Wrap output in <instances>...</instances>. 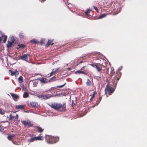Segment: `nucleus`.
Returning a JSON list of instances; mask_svg holds the SVG:
<instances>
[{"label":"nucleus","mask_w":147,"mask_h":147,"mask_svg":"<svg viewBox=\"0 0 147 147\" xmlns=\"http://www.w3.org/2000/svg\"><path fill=\"white\" fill-rule=\"evenodd\" d=\"M86 84L87 86H90L91 85V83L90 80L88 79L87 80V82H86Z\"/></svg>","instance_id":"18"},{"label":"nucleus","mask_w":147,"mask_h":147,"mask_svg":"<svg viewBox=\"0 0 147 147\" xmlns=\"http://www.w3.org/2000/svg\"><path fill=\"white\" fill-rule=\"evenodd\" d=\"M53 96L52 94H49L44 95V96H42V97L43 98L45 99H47L49 98L53 97Z\"/></svg>","instance_id":"6"},{"label":"nucleus","mask_w":147,"mask_h":147,"mask_svg":"<svg viewBox=\"0 0 147 147\" xmlns=\"http://www.w3.org/2000/svg\"><path fill=\"white\" fill-rule=\"evenodd\" d=\"M66 84V83H65L64 84L60 85V86H57V88H61L63 87Z\"/></svg>","instance_id":"34"},{"label":"nucleus","mask_w":147,"mask_h":147,"mask_svg":"<svg viewBox=\"0 0 147 147\" xmlns=\"http://www.w3.org/2000/svg\"><path fill=\"white\" fill-rule=\"evenodd\" d=\"M98 103H99V102H98V103H96V105H98Z\"/></svg>","instance_id":"45"},{"label":"nucleus","mask_w":147,"mask_h":147,"mask_svg":"<svg viewBox=\"0 0 147 147\" xmlns=\"http://www.w3.org/2000/svg\"><path fill=\"white\" fill-rule=\"evenodd\" d=\"M36 140H43L44 139V137L42 136H38L37 137H36Z\"/></svg>","instance_id":"16"},{"label":"nucleus","mask_w":147,"mask_h":147,"mask_svg":"<svg viewBox=\"0 0 147 147\" xmlns=\"http://www.w3.org/2000/svg\"><path fill=\"white\" fill-rule=\"evenodd\" d=\"M9 40L11 42H12L14 43L15 39L13 36H11L9 38Z\"/></svg>","instance_id":"15"},{"label":"nucleus","mask_w":147,"mask_h":147,"mask_svg":"<svg viewBox=\"0 0 147 147\" xmlns=\"http://www.w3.org/2000/svg\"><path fill=\"white\" fill-rule=\"evenodd\" d=\"M95 68L96 69H97L98 71H100L101 70V68L100 67H98L97 65L96 66Z\"/></svg>","instance_id":"32"},{"label":"nucleus","mask_w":147,"mask_h":147,"mask_svg":"<svg viewBox=\"0 0 147 147\" xmlns=\"http://www.w3.org/2000/svg\"><path fill=\"white\" fill-rule=\"evenodd\" d=\"M18 80L19 83H22L23 82V77L21 76H20L18 78Z\"/></svg>","instance_id":"19"},{"label":"nucleus","mask_w":147,"mask_h":147,"mask_svg":"<svg viewBox=\"0 0 147 147\" xmlns=\"http://www.w3.org/2000/svg\"><path fill=\"white\" fill-rule=\"evenodd\" d=\"M25 112H26V113H28L29 112L28 111H25Z\"/></svg>","instance_id":"43"},{"label":"nucleus","mask_w":147,"mask_h":147,"mask_svg":"<svg viewBox=\"0 0 147 147\" xmlns=\"http://www.w3.org/2000/svg\"><path fill=\"white\" fill-rule=\"evenodd\" d=\"M30 105L33 107H35L36 106V103L35 102H31Z\"/></svg>","instance_id":"26"},{"label":"nucleus","mask_w":147,"mask_h":147,"mask_svg":"<svg viewBox=\"0 0 147 147\" xmlns=\"http://www.w3.org/2000/svg\"><path fill=\"white\" fill-rule=\"evenodd\" d=\"M13 43L8 40L7 44V47L8 48L11 47Z\"/></svg>","instance_id":"10"},{"label":"nucleus","mask_w":147,"mask_h":147,"mask_svg":"<svg viewBox=\"0 0 147 147\" xmlns=\"http://www.w3.org/2000/svg\"><path fill=\"white\" fill-rule=\"evenodd\" d=\"M18 115H16V118L17 119H18Z\"/></svg>","instance_id":"40"},{"label":"nucleus","mask_w":147,"mask_h":147,"mask_svg":"<svg viewBox=\"0 0 147 147\" xmlns=\"http://www.w3.org/2000/svg\"><path fill=\"white\" fill-rule=\"evenodd\" d=\"M9 72L11 75L12 76L14 75V72H13V71L9 70Z\"/></svg>","instance_id":"24"},{"label":"nucleus","mask_w":147,"mask_h":147,"mask_svg":"<svg viewBox=\"0 0 147 147\" xmlns=\"http://www.w3.org/2000/svg\"><path fill=\"white\" fill-rule=\"evenodd\" d=\"M30 55L29 54H24L23 55L20 56L19 57V59L28 61V59L30 58Z\"/></svg>","instance_id":"4"},{"label":"nucleus","mask_w":147,"mask_h":147,"mask_svg":"<svg viewBox=\"0 0 147 147\" xmlns=\"http://www.w3.org/2000/svg\"><path fill=\"white\" fill-rule=\"evenodd\" d=\"M45 39L44 38L42 39L40 42V44H42L45 41Z\"/></svg>","instance_id":"33"},{"label":"nucleus","mask_w":147,"mask_h":147,"mask_svg":"<svg viewBox=\"0 0 147 147\" xmlns=\"http://www.w3.org/2000/svg\"><path fill=\"white\" fill-rule=\"evenodd\" d=\"M18 46H19V47H17V49H18L19 48H20L22 49L24 48L26 46L25 45L22 44L19 45Z\"/></svg>","instance_id":"21"},{"label":"nucleus","mask_w":147,"mask_h":147,"mask_svg":"<svg viewBox=\"0 0 147 147\" xmlns=\"http://www.w3.org/2000/svg\"><path fill=\"white\" fill-rule=\"evenodd\" d=\"M117 80H119V79L118 78L117 79Z\"/></svg>","instance_id":"47"},{"label":"nucleus","mask_w":147,"mask_h":147,"mask_svg":"<svg viewBox=\"0 0 147 147\" xmlns=\"http://www.w3.org/2000/svg\"><path fill=\"white\" fill-rule=\"evenodd\" d=\"M11 95L14 100L17 99L19 97V96L18 95L15 94L11 93Z\"/></svg>","instance_id":"11"},{"label":"nucleus","mask_w":147,"mask_h":147,"mask_svg":"<svg viewBox=\"0 0 147 147\" xmlns=\"http://www.w3.org/2000/svg\"><path fill=\"white\" fill-rule=\"evenodd\" d=\"M94 8L96 11L98 12V9L97 7H96L95 6H93Z\"/></svg>","instance_id":"38"},{"label":"nucleus","mask_w":147,"mask_h":147,"mask_svg":"<svg viewBox=\"0 0 147 147\" xmlns=\"http://www.w3.org/2000/svg\"><path fill=\"white\" fill-rule=\"evenodd\" d=\"M90 65L92 67H93L95 68L96 67V66H97V65L96 64H90Z\"/></svg>","instance_id":"37"},{"label":"nucleus","mask_w":147,"mask_h":147,"mask_svg":"<svg viewBox=\"0 0 147 147\" xmlns=\"http://www.w3.org/2000/svg\"><path fill=\"white\" fill-rule=\"evenodd\" d=\"M28 121H23V123L24 126H26L28 125Z\"/></svg>","instance_id":"30"},{"label":"nucleus","mask_w":147,"mask_h":147,"mask_svg":"<svg viewBox=\"0 0 147 147\" xmlns=\"http://www.w3.org/2000/svg\"><path fill=\"white\" fill-rule=\"evenodd\" d=\"M75 73L77 74H86V73L84 71H80V70L77 71L75 72Z\"/></svg>","instance_id":"12"},{"label":"nucleus","mask_w":147,"mask_h":147,"mask_svg":"<svg viewBox=\"0 0 147 147\" xmlns=\"http://www.w3.org/2000/svg\"><path fill=\"white\" fill-rule=\"evenodd\" d=\"M27 125L28 126V127H30L32 126L33 125V124L32 123H31L30 121H28V123Z\"/></svg>","instance_id":"27"},{"label":"nucleus","mask_w":147,"mask_h":147,"mask_svg":"<svg viewBox=\"0 0 147 147\" xmlns=\"http://www.w3.org/2000/svg\"><path fill=\"white\" fill-rule=\"evenodd\" d=\"M40 82L42 83H46L49 81V80L44 78H41L39 80Z\"/></svg>","instance_id":"5"},{"label":"nucleus","mask_w":147,"mask_h":147,"mask_svg":"<svg viewBox=\"0 0 147 147\" xmlns=\"http://www.w3.org/2000/svg\"><path fill=\"white\" fill-rule=\"evenodd\" d=\"M59 69V68L53 69L52 70V71L50 73V75L49 76L50 77L52 76L53 75L56 73L57 72V71Z\"/></svg>","instance_id":"7"},{"label":"nucleus","mask_w":147,"mask_h":147,"mask_svg":"<svg viewBox=\"0 0 147 147\" xmlns=\"http://www.w3.org/2000/svg\"><path fill=\"white\" fill-rule=\"evenodd\" d=\"M43 0V1H42V2L45 1V0Z\"/></svg>","instance_id":"46"},{"label":"nucleus","mask_w":147,"mask_h":147,"mask_svg":"<svg viewBox=\"0 0 147 147\" xmlns=\"http://www.w3.org/2000/svg\"><path fill=\"white\" fill-rule=\"evenodd\" d=\"M28 96V94L27 92H25L23 95V96L24 98H27Z\"/></svg>","instance_id":"23"},{"label":"nucleus","mask_w":147,"mask_h":147,"mask_svg":"<svg viewBox=\"0 0 147 147\" xmlns=\"http://www.w3.org/2000/svg\"><path fill=\"white\" fill-rule=\"evenodd\" d=\"M37 128L38 129V132L41 133L43 131V129H42L41 127H37Z\"/></svg>","instance_id":"20"},{"label":"nucleus","mask_w":147,"mask_h":147,"mask_svg":"<svg viewBox=\"0 0 147 147\" xmlns=\"http://www.w3.org/2000/svg\"><path fill=\"white\" fill-rule=\"evenodd\" d=\"M53 40L48 39V41L45 45V47H49V45H50L51 43L53 42Z\"/></svg>","instance_id":"9"},{"label":"nucleus","mask_w":147,"mask_h":147,"mask_svg":"<svg viewBox=\"0 0 147 147\" xmlns=\"http://www.w3.org/2000/svg\"><path fill=\"white\" fill-rule=\"evenodd\" d=\"M50 106L53 109L60 111H64L66 110L65 105L64 104L62 105L60 103H54Z\"/></svg>","instance_id":"1"},{"label":"nucleus","mask_w":147,"mask_h":147,"mask_svg":"<svg viewBox=\"0 0 147 147\" xmlns=\"http://www.w3.org/2000/svg\"><path fill=\"white\" fill-rule=\"evenodd\" d=\"M19 37L21 38H23L24 36L23 33H20L19 34Z\"/></svg>","instance_id":"25"},{"label":"nucleus","mask_w":147,"mask_h":147,"mask_svg":"<svg viewBox=\"0 0 147 147\" xmlns=\"http://www.w3.org/2000/svg\"><path fill=\"white\" fill-rule=\"evenodd\" d=\"M35 140H36V137H32L30 139L28 140V141L30 142H32Z\"/></svg>","instance_id":"14"},{"label":"nucleus","mask_w":147,"mask_h":147,"mask_svg":"<svg viewBox=\"0 0 147 147\" xmlns=\"http://www.w3.org/2000/svg\"><path fill=\"white\" fill-rule=\"evenodd\" d=\"M93 98H94V96H91V98H90V100H91L92 99H93Z\"/></svg>","instance_id":"41"},{"label":"nucleus","mask_w":147,"mask_h":147,"mask_svg":"<svg viewBox=\"0 0 147 147\" xmlns=\"http://www.w3.org/2000/svg\"><path fill=\"white\" fill-rule=\"evenodd\" d=\"M45 138L47 143L49 144L55 143L58 141L59 139V138L58 137H54L49 136H46Z\"/></svg>","instance_id":"2"},{"label":"nucleus","mask_w":147,"mask_h":147,"mask_svg":"<svg viewBox=\"0 0 147 147\" xmlns=\"http://www.w3.org/2000/svg\"><path fill=\"white\" fill-rule=\"evenodd\" d=\"M14 137V136H9L7 137L8 139L9 140H11Z\"/></svg>","instance_id":"28"},{"label":"nucleus","mask_w":147,"mask_h":147,"mask_svg":"<svg viewBox=\"0 0 147 147\" xmlns=\"http://www.w3.org/2000/svg\"><path fill=\"white\" fill-rule=\"evenodd\" d=\"M114 91V89L113 88L110 87L109 84H108L105 89V94H107L108 93L109 94L111 95Z\"/></svg>","instance_id":"3"},{"label":"nucleus","mask_w":147,"mask_h":147,"mask_svg":"<svg viewBox=\"0 0 147 147\" xmlns=\"http://www.w3.org/2000/svg\"><path fill=\"white\" fill-rule=\"evenodd\" d=\"M95 95V94H94V93L93 95H92V96H94Z\"/></svg>","instance_id":"44"},{"label":"nucleus","mask_w":147,"mask_h":147,"mask_svg":"<svg viewBox=\"0 0 147 147\" xmlns=\"http://www.w3.org/2000/svg\"><path fill=\"white\" fill-rule=\"evenodd\" d=\"M2 129V127L0 125V131H1Z\"/></svg>","instance_id":"42"},{"label":"nucleus","mask_w":147,"mask_h":147,"mask_svg":"<svg viewBox=\"0 0 147 147\" xmlns=\"http://www.w3.org/2000/svg\"><path fill=\"white\" fill-rule=\"evenodd\" d=\"M2 37H3V38L4 39V40H3V42L4 43H5L6 41L7 40V36H6V35L3 36V35Z\"/></svg>","instance_id":"22"},{"label":"nucleus","mask_w":147,"mask_h":147,"mask_svg":"<svg viewBox=\"0 0 147 147\" xmlns=\"http://www.w3.org/2000/svg\"><path fill=\"white\" fill-rule=\"evenodd\" d=\"M107 14H103L101 15L98 18V19H101L102 18L106 16Z\"/></svg>","instance_id":"17"},{"label":"nucleus","mask_w":147,"mask_h":147,"mask_svg":"<svg viewBox=\"0 0 147 147\" xmlns=\"http://www.w3.org/2000/svg\"><path fill=\"white\" fill-rule=\"evenodd\" d=\"M14 117V116H13L11 114H10L9 115V120H12Z\"/></svg>","instance_id":"29"},{"label":"nucleus","mask_w":147,"mask_h":147,"mask_svg":"<svg viewBox=\"0 0 147 147\" xmlns=\"http://www.w3.org/2000/svg\"><path fill=\"white\" fill-rule=\"evenodd\" d=\"M18 74L19 72L18 71H16L14 72V75H15L16 77L17 76H18Z\"/></svg>","instance_id":"35"},{"label":"nucleus","mask_w":147,"mask_h":147,"mask_svg":"<svg viewBox=\"0 0 147 147\" xmlns=\"http://www.w3.org/2000/svg\"><path fill=\"white\" fill-rule=\"evenodd\" d=\"M4 114L5 112L4 111H3L0 108V114L2 115H3Z\"/></svg>","instance_id":"31"},{"label":"nucleus","mask_w":147,"mask_h":147,"mask_svg":"<svg viewBox=\"0 0 147 147\" xmlns=\"http://www.w3.org/2000/svg\"><path fill=\"white\" fill-rule=\"evenodd\" d=\"M42 96H44V95H40L38 96V97L40 98H43L42 97Z\"/></svg>","instance_id":"39"},{"label":"nucleus","mask_w":147,"mask_h":147,"mask_svg":"<svg viewBox=\"0 0 147 147\" xmlns=\"http://www.w3.org/2000/svg\"><path fill=\"white\" fill-rule=\"evenodd\" d=\"M24 106L22 105H17L16 107V109H24Z\"/></svg>","instance_id":"8"},{"label":"nucleus","mask_w":147,"mask_h":147,"mask_svg":"<svg viewBox=\"0 0 147 147\" xmlns=\"http://www.w3.org/2000/svg\"><path fill=\"white\" fill-rule=\"evenodd\" d=\"M90 11V9H88L85 12V13L86 15L88 16V12H89V11Z\"/></svg>","instance_id":"36"},{"label":"nucleus","mask_w":147,"mask_h":147,"mask_svg":"<svg viewBox=\"0 0 147 147\" xmlns=\"http://www.w3.org/2000/svg\"><path fill=\"white\" fill-rule=\"evenodd\" d=\"M82 63V62L81 61V62H80V63Z\"/></svg>","instance_id":"48"},{"label":"nucleus","mask_w":147,"mask_h":147,"mask_svg":"<svg viewBox=\"0 0 147 147\" xmlns=\"http://www.w3.org/2000/svg\"><path fill=\"white\" fill-rule=\"evenodd\" d=\"M30 42L33 43L34 44H38L39 43V42L36 39H33L31 40L30 41Z\"/></svg>","instance_id":"13"}]
</instances>
